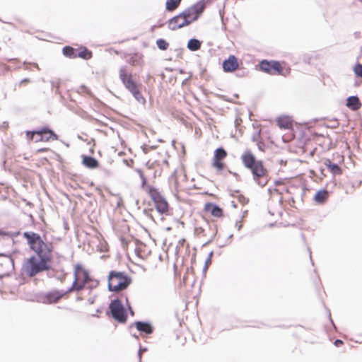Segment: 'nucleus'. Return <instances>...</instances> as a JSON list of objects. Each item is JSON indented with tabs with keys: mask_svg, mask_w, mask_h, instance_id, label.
I'll return each mask as SVG.
<instances>
[{
	"mask_svg": "<svg viewBox=\"0 0 362 362\" xmlns=\"http://www.w3.org/2000/svg\"><path fill=\"white\" fill-rule=\"evenodd\" d=\"M13 269V259L8 256L0 255V278L8 276Z\"/></svg>",
	"mask_w": 362,
	"mask_h": 362,
	"instance_id": "nucleus-14",
	"label": "nucleus"
},
{
	"mask_svg": "<svg viewBox=\"0 0 362 362\" xmlns=\"http://www.w3.org/2000/svg\"><path fill=\"white\" fill-rule=\"evenodd\" d=\"M63 54L69 58H76V49L71 46H66L63 48Z\"/></svg>",
	"mask_w": 362,
	"mask_h": 362,
	"instance_id": "nucleus-26",
	"label": "nucleus"
},
{
	"mask_svg": "<svg viewBox=\"0 0 362 362\" xmlns=\"http://www.w3.org/2000/svg\"><path fill=\"white\" fill-rule=\"evenodd\" d=\"M50 151V148H39L37 152V153H42V152H47V151Z\"/></svg>",
	"mask_w": 362,
	"mask_h": 362,
	"instance_id": "nucleus-37",
	"label": "nucleus"
},
{
	"mask_svg": "<svg viewBox=\"0 0 362 362\" xmlns=\"http://www.w3.org/2000/svg\"><path fill=\"white\" fill-rule=\"evenodd\" d=\"M68 292H64L60 291H52L43 294L41 297L42 300L45 303H55L58 302L64 295Z\"/></svg>",
	"mask_w": 362,
	"mask_h": 362,
	"instance_id": "nucleus-15",
	"label": "nucleus"
},
{
	"mask_svg": "<svg viewBox=\"0 0 362 362\" xmlns=\"http://www.w3.org/2000/svg\"><path fill=\"white\" fill-rule=\"evenodd\" d=\"M238 59L234 55H230L228 58L223 62V69L226 72H233L238 69Z\"/></svg>",
	"mask_w": 362,
	"mask_h": 362,
	"instance_id": "nucleus-17",
	"label": "nucleus"
},
{
	"mask_svg": "<svg viewBox=\"0 0 362 362\" xmlns=\"http://www.w3.org/2000/svg\"><path fill=\"white\" fill-rule=\"evenodd\" d=\"M261 71L270 75L288 76L291 73V68L285 62L278 61L262 60L259 63Z\"/></svg>",
	"mask_w": 362,
	"mask_h": 362,
	"instance_id": "nucleus-6",
	"label": "nucleus"
},
{
	"mask_svg": "<svg viewBox=\"0 0 362 362\" xmlns=\"http://www.w3.org/2000/svg\"><path fill=\"white\" fill-rule=\"evenodd\" d=\"M334 344L337 347H339L344 344V342L340 339H337Z\"/></svg>",
	"mask_w": 362,
	"mask_h": 362,
	"instance_id": "nucleus-36",
	"label": "nucleus"
},
{
	"mask_svg": "<svg viewBox=\"0 0 362 362\" xmlns=\"http://www.w3.org/2000/svg\"><path fill=\"white\" fill-rule=\"evenodd\" d=\"M238 198V202L243 204V205H245L247 204L248 202H249V199L248 198L245 197L244 195L243 194H240L237 197Z\"/></svg>",
	"mask_w": 362,
	"mask_h": 362,
	"instance_id": "nucleus-30",
	"label": "nucleus"
},
{
	"mask_svg": "<svg viewBox=\"0 0 362 362\" xmlns=\"http://www.w3.org/2000/svg\"><path fill=\"white\" fill-rule=\"evenodd\" d=\"M52 263L45 259H40L36 256H31L26 259L22 265V272L30 277H33L39 273L49 271Z\"/></svg>",
	"mask_w": 362,
	"mask_h": 362,
	"instance_id": "nucleus-4",
	"label": "nucleus"
},
{
	"mask_svg": "<svg viewBox=\"0 0 362 362\" xmlns=\"http://www.w3.org/2000/svg\"><path fill=\"white\" fill-rule=\"evenodd\" d=\"M74 282L68 292L79 291L86 288L93 289L99 285V281L93 278L89 272L81 264L74 265Z\"/></svg>",
	"mask_w": 362,
	"mask_h": 362,
	"instance_id": "nucleus-3",
	"label": "nucleus"
},
{
	"mask_svg": "<svg viewBox=\"0 0 362 362\" xmlns=\"http://www.w3.org/2000/svg\"><path fill=\"white\" fill-rule=\"evenodd\" d=\"M119 76L124 87L131 92L135 99L140 103H144L145 98L140 91L139 86L134 79L132 73L129 72L126 67L123 66L119 69Z\"/></svg>",
	"mask_w": 362,
	"mask_h": 362,
	"instance_id": "nucleus-5",
	"label": "nucleus"
},
{
	"mask_svg": "<svg viewBox=\"0 0 362 362\" xmlns=\"http://www.w3.org/2000/svg\"><path fill=\"white\" fill-rule=\"evenodd\" d=\"M182 0H167L165 8L168 11H175L180 4Z\"/></svg>",
	"mask_w": 362,
	"mask_h": 362,
	"instance_id": "nucleus-25",
	"label": "nucleus"
},
{
	"mask_svg": "<svg viewBox=\"0 0 362 362\" xmlns=\"http://www.w3.org/2000/svg\"><path fill=\"white\" fill-rule=\"evenodd\" d=\"M82 164L89 169H96L99 167V162L95 158L86 155L81 156Z\"/></svg>",
	"mask_w": 362,
	"mask_h": 362,
	"instance_id": "nucleus-19",
	"label": "nucleus"
},
{
	"mask_svg": "<svg viewBox=\"0 0 362 362\" xmlns=\"http://www.w3.org/2000/svg\"><path fill=\"white\" fill-rule=\"evenodd\" d=\"M205 9V5L203 2H198L192 6L185 10L182 13L187 23L189 25L192 22L196 21Z\"/></svg>",
	"mask_w": 362,
	"mask_h": 362,
	"instance_id": "nucleus-11",
	"label": "nucleus"
},
{
	"mask_svg": "<svg viewBox=\"0 0 362 362\" xmlns=\"http://www.w3.org/2000/svg\"><path fill=\"white\" fill-rule=\"evenodd\" d=\"M354 71L357 76L362 78V64H357L354 68Z\"/></svg>",
	"mask_w": 362,
	"mask_h": 362,
	"instance_id": "nucleus-29",
	"label": "nucleus"
},
{
	"mask_svg": "<svg viewBox=\"0 0 362 362\" xmlns=\"http://www.w3.org/2000/svg\"><path fill=\"white\" fill-rule=\"evenodd\" d=\"M324 165L334 175H339L342 174L341 168L337 164L332 163L330 159H325L324 160Z\"/></svg>",
	"mask_w": 362,
	"mask_h": 362,
	"instance_id": "nucleus-21",
	"label": "nucleus"
},
{
	"mask_svg": "<svg viewBox=\"0 0 362 362\" xmlns=\"http://www.w3.org/2000/svg\"><path fill=\"white\" fill-rule=\"evenodd\" d=\"M76 57H80L83 59H90L92 57L91 51L88 50L85 47H80L76 49Z\"/></svg>",
	"mask_w": 362,
	"mask_h": 362,
	"instance_id": "nucleus-24",
	"label": "nucleus"
},
{
	"mask_svg": "<svg viewBox=\"0 0 362 362\" xmlns=\"http://www.w3.org/2000/svg\"><path fill=\"white\" fill-rule=\"evenodd\" d=\"M240 159L244 167L251 171L253 180L259 185H265L266 181L263 183L262 181L267 177L268 171L263 161L257 159L255 155L249 149L242 153Z\"/></svg>",
	"mask_w": 362,
	"mask_h": 362,
	"instance_id": "nucleus-2",
	"label": "nucleus"
},
{
	"mask_svg": "<svg viewBox=\"0 0 362 362\" xmlns=\"http://www.w3.org/2000/svg\"><path fill=\"white\" fill-rule=\"evenodd\" d=\"M23 237L26 240L30 249L36 254V257L52 263L53 243L47 242L38 233L33 231L24 232Z\"/></svg>",
	"mask_w": 362,
	"mask_h": 362,
	"instance_id": "nucleus-1",
	"label": "nucleus"
},
{
	"mask_svg": "<svg viewBox=\"0 0 362 362\" xmlns=\"http://www.w3.org/2000/svg\"><path fill=\"white\" fill-rule=\"evenodd\" d=\"M227 156L228 153L223 147L217 148L214 151L211 165L216 172L222 173L227 168L226 163Z\"/></svg>",
	"mask_w": 362,
	"mask_h": 362,
	"instance_id": "nucleus-10",
	"label": "nucleus"
},
{
	"mask_svg": "<svg viewBox=\"0 0 362 362\" xmlns=\"http://www.w3.org/2000/svg\"><path fill=\"white\" fill-rule=\"evenodd\" d=\"M276 125L283 129H292L293 122L289 117L281 116L276 119Z\"/></svg>",
	"mask_w": 362,
	"mask_h": 362,
	"instance_id": "nucleus-18",
	"label": "nucleus"
},
{
	"mask_svg": "<svg viewBox=\"0 0 362 362\" xmlns=\"http://www.w3.org/2000/svg\"><path fill=\"white\" fill-rule=\"evenodd\" d=\"M236 227L238 228V230H240V228H242L241 222H237L236 223Z\"/></svg>",
	"mask_w": 362,
	"mask_h": 362,
	"instance_id": "nucleus-38",
	"label": "nucleus"
},
{
	"mask_svg": "<svg viewBox=\"0 0 362 362\" xmlns=\"http://www.w3.org/2000/svg\"><path fill=\"white\" fill-rule=\"evenodd\" d=\"M30 82V79L28 78H25V79H23L20 83H19V86H21L23 85H25V84H28Z\"/></svg>",
	"mask_w": 362,
	"mask_h": 362,
	"instance_id": "nucleus-34",
	"label": "nucleus"
},
{
	"mask_svg": "<svg viewBox=\"0 0 362 362\" xmlns=\"http://www.w3.org/2000/svg\"><path fill=\"white\" fill-rule=\"evenodd\" d=\"M136 172L139 175V177H141L142 180V185H144L146 183V177H145L143 171L141 170H136Z\"/></svg>",
	"mask_w": 362,
	"mask_h": 362,
	"instance_id": "nucleus-31",
	"label": "nucleus"
},
{
	"mask_svg": "<svg viewBox=\"0 0 362 362\" xmlns=\"http://www.w3.org/2000/svg\"><path fill=\"white\" fill-rule=\"evenodd\" d=\"M186 25H188V23L182 13L170 19L168 23V28L172 30L180 29Z\"/></svg>",
	"mask_w": 362,
	"mask_h": 362,
	"instance_id": "nucleus-16",
	"label": "nucleus"
},
{
	"mask_svg": "<svg viewBox=\"0 0 362 362\" xmlns=\"http://www.w3.org/2000/svg\"><path fill=\"white\" fill-rule=\"evenodd\" d=\"M4 128H5V129H7V128H8V122H4Z\"/></svg>",
	"mask_w": 362,
	"mask_h": 362,
	"instance_id": "nucleus-39",
	"label": "nucleus"
},
{
	"mask_svg": "<svg viewBox=\"0 0 362 362\" xmlns=\"http://www.w3.org/2000/svg\"><path fill=\"white\" fill-rule=\"evenodd\" d=\"M329 192L326 189H320L318 190L314 197L313 200L320 204H324L329 198Z\"/></svg>",
	"mask_w": 362,
	"mask_h": 362,
	"instance_id": "nucleus-20",
	"label": "nucleus"
},
{
	"mask_svg": "<svg viewBox=\"0 0 362 362\" xmlns=\"http://www.w3.org/2000/svg\"><path fill=\"white\" fill-rule=\"evenodd\" d=\"M136 328L142 332L146 334H151L153 332V328L149 323L143 322H136L134 323Z\"/></svg>",
	"mask_w": 362,
	"mask_h": 362,
	"instance_id": "nucleus-23",
	"label": "nucleus"
},
{
	"mask_svg": "<svg viewBox=\"0 0 362 362\" xmlns=\"http://www.w3.org/2000/svg\"><path fill=\"white\" fill-rule=\"evenodd\" d=\"M26 138L35 143L50 142L58 139V136L47 127H43L36 131H27Z\"/></svg>",
	"mask_w": 362,
	"mask_h": 362,
	"instance_id": "nucleus-8",
	"label": "nucleus"
},
{
	"mask_svg": "<svg viewBox=\"0 0 362 362\" xmlns=\"http://www.w3.org/2000/svg\"><path fill=\"white\" fill-rule=\"evenodd\" d=\"M187 47L191 51H197L201 47V42L197 39H191L189 40Z\"/></svg>",
	"mask_w": 362,
	"mask_h": 362,
	"instance_id": "nucleus-27",
	"label": "nucleus"
},
{
	"mask_svg": "<svg viewBox=\"0 0 362 362\" xmlns=\"http://www.w3.org/2000/svg\"><path fill=\"white\" fill-rule=\"evenodd\" d=\"M156 45L161 50H166L168 48L169 44L163 39H158L156 41Z\"/></svg>",
	"mask_w": 362,
	"mask_h": 362,
	"instance_id": "nucleus-28",
	"label": "nucleus"
},
{
	"mask_svg": "<svg viewBox=\"0 0 362 362\" xmlns=\"http://www.w3.org/2000/svg\"><path fill=\"white\" fill-rule=\"evenodd\" d=\"M6 237H9V233L2 229H0V240L4 239Z\"/></svg>",
	"mask_w": 362,
	"mask_h": 362,
	"instance_id": "nucleus-33",
	"label": "nucleus"
},
{
	"mask_svg": "<svg viewBox=\"0 0 362 362\" xmlns=\"http://www.w3.org/2000/svg\"><path fill=\"white\" fill-rule=\"evenodd\" d=\"M148 194L153 202L158 212L163 215H168L170 211L169 204L158 189L153 187H148Z\"/></svg>",
	"mask_w": 362,
	"mask_h": 362,
	"instance_id": "nucleus-9",
	"label": "nucleus"
},
{
	"mask_svg": "<svg viewBox=\"0 0 362 362\" xmlns=\"http://www.w3.org/2000/svg\"><path fill=\"white\" fill-rule=\"evenodd\" d=\"M80 88L82 90L83 92H86L87 94L91 95L90 90H88L86 86H82Z\"/></svg>",
	"mask_w": 362,
	"mask_h": 362,
	"instance_id": "nucleus-35",
	"label": "nucleus"
},
{
	"mask_svg": "<svg viewBox=\"0 0 362 362\" xmlns=\"http://www.w3.org/2000/svg\"><path fill=\"white\" fill-rule=\"evenodd\" d=\"M136 62H137V59H136V55L135 56H132L129 59H128V63L129 64H131L132 66H135L136 64Z\"/></svg>",
	"mask_w": 362,
	"mask_h": 362,
	"instance_id": "nucleus-32",
	"label": "nucleus"
},
{
	"mask_svg": "<svg viewBox=\"0 0 362 362\" xmlns=\"http://www.w3.org/2000/svg\"><path fill=\"white\" fill-rule=\"evenodd\" d=\"M346 105L352 110H358L362 105L358 97L351 96L347 99Z\"/></svg>",
	"mask_w": 362,
	"mask_h": 362,
	"instance_id": "nucleus-22",
	"label": "nucleus"
},
{
	"mask_svg": "<svg viewBox=\"0 0 362 362\" xmlns=\"http://www.w3.org/2000/svg\"><path fill=\"white\" fill-rule=\"evenodd\" d=\"M110 310L112 317L119 322L124 323L127 321V314L120 300H114L110 304Z\"/></svg>",
	"mask_w": 362,
	"mask_h": 362,
	"instance_id": "nucleus-12",
	"label": "nucleus"
},
{
	"mask_svg": "<svg viewBox=\"0 0 362 362\" xmlns=\"http://www.w3.org/2000/svg\"><path fill=\"white\" fill-rule=\"evenodd\" d=\"M203 212L210 217L217 219L222 218L224 216V210L216 204L212 202H206L203 207Z\"/></svg>",
	"mask_w": 362,
	"mask_h": 362,
	"instance_id": "nucleus-13",
	"label": "nucleus"
},
{
	"mask_svg": "<svg viewBox=\"0 0 362 362\" xmlns=\"http://www.w3.org/2000/svg\"><path fill=\"white\" fill-rule=\"evenodd\" d=\"M131 280L123 272L112 271L108 276V288L111 291H120L125 289Z\"/></svg>",
	"mask_w": 362,
	"mask_h": 362,
	"instance_id": "nucleus-7",
	"label": "nucleus"
}]
</instances>
